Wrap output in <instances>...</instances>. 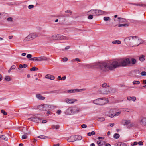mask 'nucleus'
Instances as JSON below:
<instances>
[{
	"label": "nucleus",
	"mask_w": 146,
	"mask_h": 146,
	"mask_svg": "<svg viewBox=\"0 0 146 146\" xmlns=\"http://www.w3.org/2000/svg\"><path fill=\"white\" fill-rule=\"evenodd\" d=\"M86 66L92 68H100L103 71L106 72L111 70L110 61L104 62H97L88 64Z\"/></svg>",
	"instance_id": "nucleus-1"
},
{
	"label": "nucleus",
	"mask_w": 146,
	"mask_h": 146,
	"mask_svg": "<svg viewBox=\"0 0 146 146\" xmlns=\"http://www.w3.org/2000/svg\"><path fill=\"white\" fill-rule=\"evenodd\" d=\"M111 70L119 67L130 66L131 62L129 58L121 59L118 60H110Z\"/></svg>",
	"instance_id": "nucleus-2"
},
{
	"label": "nucleus",
	"mask_w": 146,
	"mask_h": 146,
	"mask_svg": "<svg viewBox=\"0 0 146 146\" xmlns=\"http://www.w3.org/2000/svg\"><path fill=\"white\" fill-rule=\"evenodd\" d=\"M68 39L69 38L68 37L60 34L54 35L51 37L49 38V40L51 41L53 40H66Z\"/></svg>",
	"instance_id": "nucleus-3"
},
{
	"label": "nucleus",
	"mask_w": 146,
	"mask_h": 146,
	"mask_svg": "<svg viewBox=\"0 0 146 146\" xmlns=\"http://www.w3.org/2000/svg\"><path fill=\"white\" fill-rule=\"evenodd\" d=\"M108 102V100L105 98H101L94 100L93 103L97 105H103L107 104Z\"/></svg>",
	"instance_id": "nucleus-4"
},
{
	"label": "nucleus",
	"mask_w": 146,
	"mask_h": 146,
	"mask_svg": "<svg viewBox=\"0 0 146 146\" xmlns=\"http://www.w3.org/2000/svg\"><path fill=\"white\" fill-rule=\"evenodd\" d=\"M38 36V35L36 33H32L29 34L24 39L25 41H29L33 39Z\"/></svg>",
	"instance_id": "nucleus-5"
},
{
	"label": "nucleus",
	"mask_w": 146,
	"mask_h": 146,
	"mask_svg": "<svg viewBox=\"0 0 146 146\" xmlns=\"http://www.w3.org/2000/svg\"><path fill=\"white\" fill-rule=\"evenodd\" d=\"M142 42V40L141 39H139L136 36L133 37L132 46H137Z\"/></svg>",
	"instance_id": "nucleus-6"
},
{
	"label": "nucleus",
	"mask_w": 146,
	"mask_h": 146,
	"mask_svg": "<svg viewBox=\"0 0 146 146\" xmlns=\"http://www.w3.org/2000/svg\"><path fill=\"white\" fill-rule=\"evenodd\" d=\"M123 124L127 126V128H130L135 126L134 123L131 122L130 120H124L123 121Z\"/></svg>",
	"instance_id": "nucleus-7"
},
{
	"label": "nucleus",
	"mask_w": 146,
	"mask_h": 146,
	"mask_svg": "<svg viewBox=\"0 0 146 146\" xmlns=\"http://www.w3.org/2000/svg\"><path fill=\"white\" fill-rule=\"evenodd\" d=\"M133 37L130 36L126 38L124 41L126 44L127 45H129L132 46L133 45Z\"/></svg>",
	"instance_id": "nucleus-8"
},
{
	"label": "nucleus",
	"mask_w": 146,
	"mask_h": 146,
	"mask_svg": "<svg viewBox=\"0 0 146 146\" xmlns=\"http://www.w3.org/2000/svg\"><path fill=\"white\" fill-rule=\"evenodd\" d=\"M138 122L140 125L145 126L146 125V117H141L138 119Z\"/></svg>",
	"instance_id": "nucleus-9"
},
{
	"label": "nucleus",
	"mask_w": 146,
	"mask_h": 146,
	"mask_svg": "<svg viewBox=\"0 0 146 146\" xmlns=\"http://www.w3.org/2000/svg\"><path fill=\"white\" fill-rule=\"evenodd\" d=\"M85 89H72V90H68L67 91V92L69 93H74L76 92H82L84 90H85Z\"/></svg>",
	"instance_id": "nucleus-10"
},
{
	"label": "nucleus",
	"mask_w": 146,
	"mask_h": 146,
	"mask_svg": "<svg viewBox=\"0 0 146 146\" xmlns=\"http://www.w3.org/2000/svg\"><path fill=\"white\" fill-rule=\"evenodd\" d=\"M77 101V99H73L66 98L65 100V102L69 104L73 103Z\"/></svg>",
	"instance_id": "nucleus-11"
},
{
	"label": "nucleus",
	"mask_w": 146,
	"mask_h": 146,
	"mask_svg": "<svg viewBox=\"0 0 146 146\" xmlns=\"http://www.w3.org/2000/svg\"><path fill=\"white\" fill-rule=\"evenodd\" d=\"M88 15H97V9H92L87 12Z\"/></svg>",
	"instance_id": "nucleus-12"
},
{
	"label": "nucleus",
	"mask_w": 146,
	"mask_h": 146,
	"mask_svg": "<svg viewBox=\"0 0 146 146\" xmlns=\"http://www.w3.org/2000/svg\"><path fill=\"white\" fill-rule=\"evenodd\" d=\"M75 135L71 136L68 138L67 139V141L68 142H74V141H76V138Z\"/></svg>",
	"instance_id": "nucleus-13"
},
{
	"label": "nucleus",
	"mask_w": 146,
	"mask_h": 146,
	"mask_svg": "<svg viewBox=\"0 0 146 146\" xmlns=\"http://www.w3.org/2000/svg\"><path fill=\"white\" fill-rule=\"evenodd\" d=\"M28 119L31 121L37 122H38L39 120H40L39 118L36 117L35 116H34L32 117L28 118Z\"/></svg>",
	"instance_id": "nucleus-14"
},
{
	"label": "nucleus",
	"mask_w": 146,
	"mask_h": 146,
	"mask_svg": "<svg viewBox=\"0 0 146 146\" xmlns=\"http://www.w3.org/2000/svg\"><path fill=\"white\" fill-rule=\"evenodd\" d=\"M65 114L66 115H71L72 114V107H70L67 109L65 112Z\"/></svg>",
	"instance_id": "nucleus-15"
},
{
	"label": "nucleus",
	"mask_w": 146,
	"mask_h": 146,
	"mask_svg": "<svg viewBox=\"0 0 146 146\" xmlns=\"http://www.w3.org/2000/svg\"><path fill=\"white\" fill-rule=\"evenodd\" d=\"M117 20L119 23H125L126 22V19L121 17H118Z\"/></svg>",
	"instance_id": "nucleus-16"
},
{
	"label": "nucleus",
	"mask_w": 146,
	"mask_h": 146,
	"mask_svg": "<svg viewBox=\"0 0 146 146\" xmlns=\"http://www.w3.org/2000/svg\"><path fill=\"white\" fill-rule=\"evenodd\" d=\"M106 13L105 11L97 9V15H102Z\"/></svg>",
	"instance_id": "nucleus-17"
},
{
	"label": "nucleus",
	"mask_w": 146,
	"mask_h": 146,
	"mask_svg": "<svg viewBox=\"0 0 146 146\" xmlns=\"http://www.w3.org/2000/svg\"><path fill=\"white\" fill-rule=\"evenodd\" d=\"M51 106L47 104H44V107L43 111H46L50 108Z\"/></svg>",
	"instance_id": "nucleus-18"
},
{
	"label": "nucleus",
	"mask_w": 146,
	"mask_h": 146,
	"mask_svg": "<svg viewBox=\"0 0 146 146\" xmlns=\"http://www.w3.org/2000/svg\"><path fill=\"white\" fill-rule=\"evenodd\" d=\"M36 97L39 100H43L45 98V97L42 96L40 94H38L36 95Z\"/></svg>",
	"instance_id": "nucleus-19"
},
{
	"label": "nucleus",
	"mask_w": 146,
	"mask_h": 146,
	"mask_svg": "<svg viewBox=\"0 0 146 146\" xmlns=\"http://www.w3.org/2000/svg\"><path fill=\"white\" fill-rule=\"evenodd\" d=\"M79 109L77 107H72V110L73 114L75 113H77L79 111Z\"/></svg>",
	"instance_id": "nucleus-20"
},
{
	"label": "nucleus",
	"mask_w": 146,
	"mask_h": 146,
	"mask_svg": "<svg viewBox=\"0 0 146 146\" xmlns=\"http://www.w3.org/2000/svg\"><path fill=\"white\" fill-rule=\"evenodd\" d=\"M45 78L51 80H54L55 78L54 76L50 74L46 75L45 76Z\"/></svg>",
	"instance_id": "nucleus-21"
},
{
	"label": "nucleus",
	"mask_w": 146,
	"mask_h": 146,
	"mask_svg": "<svg viewBox=\"0 0 146 146\" xmlns=\"http://www.w3.org/2000/svg\"><path fill=\"white\" fill-rule=\"evenodd\" d=\"M97 143L99 146H101L105 145V142L103 140H99L97 142Z\"/></svg>",
	"instance_id": "nucleus-22"
},
{
	"label": "nucleus",
	"mask_w": 146,
	"mask_h": 146,
	"mask_svg": "<svg viewBox=\"0 0 146 146\" xmlns=\"http://www.w3.org/2000/svg\"><path fill=\"white\" fill-rule=\"evenodd\" d=\"M38 61H45L47 60V58L45 56H41L38 57Z\"/></svg>",
	"instance_id": "nucleus-23"
},
{
	"label": "nucleus",
	"mask_w": 146,
	"mask_h": 146,
	"mask_svg": "<svg viewBox=\"0 0 146 146\" xmlns=\"http://www.w3.org/2000/svg\"><path fill=\"white\" fill-rule=\"evenodd\" d=\"M127 98L128 100H132L133 101H135L136 100V97L134 96L132 97L129 96L127 97Z\"/></svg>",
	"instance_id": "nucleus-24"
},
{
	"label": "nucleus",
	"mask_w": 146,
	"mask_h": 146,
	"mask_svg": "<svg viewBox=\"0 0 146 146\" xmlns=\"http://www.w3.org/2000/svg\"><path fill=\"white\" fill-rule=\"evenodd\" d=\"M112 43L115 44H121V41L119 40H116L112 41Z\"/></svg>",
	"instance_id": "nucleus-25"
},
{
	"label": "nucleus",
	"mask_w": 146,
	"mask_h": 146,
	"mask_svg": "<svg viewBox=\"0 0 146 146\" xmlns=\"http://www.w3.org/2000/svg\"><path fill=\"white\" fill-rule=\"evenodd\" d=\"M131 65L130 66H131L132 65H134L136 64V59L134 58H132L131 59Z\"/></svg>",
	"instance_id": "nucleus-26"
},
{
	"label": "nucleus",
	"mask_w": 146,
	"mask_h": 146,
	"mask_svg": "<svg viewBox=\"0 0 146 146\" xmlns=\"http://www.w3.org/2000/svg\"><path fill=\"white\" fill-rule=\"evenodd\" d=\"M44 107V104L39 105L37 106V108L40 110L43 111V108Z\"/></svg>",
	"instance_id": "nucleus-27"
},
{
	"label": "nucleus",
	"mask_w": 146,
	"mask_h": 146,
	"mask_svg": "<svg viewBox=\"0 0 146 146\" xmlns=\"http://www.w3.org/2000/svg\"><path fill=\"white\" fill-rule=\"evenodd\" d=\"M104 20L105 21H110L111 20V18L108 17H104L103 18Z\"/></svg>",
	"instance_id": "nucleus-28"
},
{
	"label": "nucleus",
	"mask_w": 146,
	"mask_h": 146,
	"mask_svg": "<svg viewBox=\"0 0 146 146\" xmlns=\"http://www.w3.org/2000/svg\"><path fill=\"white\" fill-rule=\"evenodd\" d=\"M59 128V126L58 125H53L51 127V128L53 129H58Z\"/></svg>",
	"instance_id": "nucleus-29"
},
{
	"label": "nucleus",
	"mask_w": 146,
	"mask_h": 146,
	"mask_svg": "<svg viewBox=\"0 0 146 146\" xmlns=\"http://www.w3.org/2000/svg\"><path fill=\"white\" fill-rule=\"evenodd\" d=\"M2 138L5 141H7L8 138L7 137H5L4 135H2L0 136V139Z\"/></svg>",
	"instance_id": "nucleus-30"
},
{
	"label": "nucleus",
	"mask_w": 146,
	"mask_h": 146,
	"mask_svg": "<svg viewBox=\"0 0 146 146\" xmlns=\"http://www.w3.org/2000/svg\"><path fill=\"white\" fill-rule=\"evenodd\" d=\"M5 79L7 81H9L11 80V78L9 76H6L5 77Z\"/></svg>",
	"instance_id": "nucleus-31"
},
{
	"label": "nucleus",
	"mask_w": 146,
	"mask_h": 146,
	"mask_svg": "<svg viewBox=\"0 0 146 146\" xmlns=\"http://www.w3.org/2000/svg\"><path fill=\"white\" fill-rule=\"evenodd\" d=\"M27 66V65L26 64H24L23 65L22 64H20L19 66V67L20 69H22L23 68H26Z\"/></svg>",
	"instance_id": "nucleus-32"
},
{
	"label": "nucleus",
	"mask_w": 146,
	"mask_h": 146,
	"mask_svg": "<svg viewBox=\"0 0 146 146\" xmlns=\"http://www.w3.org/2000/svg\"><path fill=\"white\" fill-rule=\"evenodd\" d=\"M144 56L143 55L141 56L139 58V60L141 61H143L145 60Z\"/></svg>",
	"instance_id": "nucleus-33"
},
{
	"label": "nucleus",
	"mask_w": 146,
	"mask_h": 146,
	"mask_svg": "<svg viewBox=\"0 0 146 146\" xmlns=\"http://www.w3.org/2000/svg\"><path fill=\"white\" fill-rule=\"evenodd\" d=\"M38 70V69L35 67H33L31 68L30 70V71H36Z\"/></svg>",
	"instance_id": "nucleus-34"
},
{
	"label": "nucleus",
	"mask_w": 146,
	"mask_h": 146,
	"mask_svg": "<svg viewBox=\"0 0 146 146\" xmlns=\"http://www.w3.org/2000/svg\"><path fill=\"white\" fill-rule=\"evenodd\" d=\"M76 137V140H80L81 139H82V137L80 136H78V135H75Z\"/></svg>",
	"instance_id": "nucleus-35"
},
{
	"label": "nucleus",
	"mask_w": 146,
	"mask_h": 146,
	"mask_svg": "<svg viewBox=\"0 0 146 146\" xmlns=\"http://www.w3.org/2000/svg\"><path fill=\"white\" fill-rule=\"evenodd\" d=\"M119 134L115 133L114 134V137L115 139H118L119 137Z\"/></svg>",
	"instance_id": "nucleus-36"
},
{
	"label": "nucleus",
	"mask_w": 146,
	"mask_h": 146,
	"mask_svg": "<svg viewBox=\"0 0 146 146\" xmlns=\"http://www.w3.org/2000/svg\"><path fill=\"white\" fill-rule=\"evenodd\" d=\"M30 60H31L35 61H38V57H34V58H31Z\"/></svg>",
	"instance_id": "nucleus-37"
},
{
	"label": "nucleus",
	"mask_w": 146,
	"mask_h": 146,
	"mask_svg": "<svg viewBox=\"0 0 146 146\" xmlns=\"http://www.w3.org/2000/svg\"><path fill=\"white\" fill-rule=\"evenodd\" d=\"M128 26V24H120L118 25V27H120L122 26L123 27H126Z\"/></svg>",
	"instance_id": "nucleus-38"
},
{
	"label": "nucleus",
	"mask_w": 146,
	"mask_h": 146,
	"mask_svg": "<svg viewBox=\"0 0 146 146\" xmlns=\"http://www.w3.org/2000/svg\"><path fill=\"white\" fill-rule=\"evenodd\" d=\"M98 121H103L105 120V119L103 117L99 118L98 119Z\"/></svg>",
	"instance_id": "nucleus-39"
},
{
	"label": "nucleus",
	"mask_w": 146,
	"mask_h": 146,
	"mask_svg": "<svg viewBox=\"0 0 146 146\" xmlns=\"http://www.w3.org/2000/svg\"><path fill=\"white\" fill-rule=\"evenodd\" d=\"M118 145L119 146H126V144L124 143H120L118 144Z\"/></svg>",
	"instance_id": "nucleus-40"
},
{
	"label": "nucleus",
	"mask_w": 146,
	"mask_h": 146,
	"mask_svg": "<svg viewBox=\"0 0 146 146\" xmlns=\"http://www.w3.org/2000/svg\"><path fill=\"white\" fill-rule=\"evenodd\" d=\"M140 82L138 81H135L133 82V84H140Z\"/></svg>",
	"instance_id": "nucleus-41"
},
{
	"label": "nucleus",
	"mask_w": 146,
	"mask_h": 146,
	"mask_svg": "<svg viewBox=\"0 0 146 146\" xmlns=\"http://www.w3.org/2000/svg\"><path fill=\"white\" fill-rule=\"evenodd\" d=\"M1 112L2 113H3L4 115H7V112L3 110H1Z\"/></svg>",
	"instance_id": "nucleus-42"
},
{
	"label": "nucleus",
	"mask_w": 146,
	"mask_h": 146,
	"mask_svg": "<svg viewBox=\"0 0 146 146\" xmlns=\"http://www.w3.org/2000/svg\"><path fill=\"white\" fill-rule=\"evenodd\" d=\"M140 74L142 76H146V72L145 71H143Z\"/></svg>",
	"instance_id": "nucleus-43"
},
{
	"label": "nucleus",
	"mask_w": 146,
	"mask_h": 146,
	"mask_svg": "<svg viewBox=\"0 0 146 146\" xmlns=\"http://www.w3.org/2000/svg\"><path fill=\"white\" fill-rule=\"evenodd\" d=\"M89 16L88 17V18L89 19H92L93 18V15H88Z\"/></svg>",
	"instance_id": "nucleus-44"
},
{
	"label": "nucleus",
	"mask_w": 146,
	"mask_h": 146,
	"mask_svg": "<svg viewBox=\"0 0 146 146\" xmlns=\"http://www.w3.org/2000/svg\"><path fill=\"white\" fill-rule=\"evenodd\" d=\"M32 56V55L30 54H28L27 56V57L29 59L31 58Z\"/></svg>",
	"instance_id": "nucleus-45"
},
{
	"label": "nucleus",
	"mask_w": 146,
	"mask_h": 146,
	"mask_svg": "<svg viewBox=\"0 0 146 146\" xmlns=\"http://www.w3.org/2000/svg\"><path fill=\"white\" fill-rule=\"evenodd\" d=\"M38 137L40 138L43 139L45 138V136L43 135H40L38 136Z\"/></svg>",
	"instance_id": "nucleus-46"
},
{
	"label": "nucleus",
	"mask_w": 146,
	"mask_h": 146,
	"mask_svg": "<svg viewBox=\"0 0 146 146\" xmlns=\"http://www.w3.org/2000/svg\"><path fill=\"white\" fill-rule=\"evenodd\" d=\"M34 7V6L33 5H30L28 6V8L29 9H31L33 8Z\"/></svg>",
	"instance_id": "nucleus-47"
},
{
	"label": "nucleus",
	"mask_w": 146,
	"mask_h": 146,
	"mask_svg": "<svg viewBox=\"0 0 146 146\" xmlns=\"http://www.w3.org/2000/svg\"><path fill=\"white\" fill-rule=\"evenodd\" d=\"M12 18L11 17H9L7 19V20L8 21H12Z\"/></svg>",
	"instance_id": "nucleus-48"
},
{
	"label": "nucleus",
	"mask_w": 146,
	"mask_h": 146,
	"mask_svg": "<svg viewBox=\"0 0 146 146\" xmlns=\"http://www.w3.org/2000/svg\"><path fill=\"white\" fill-rule=\"evenodd\" d=\"M22 139H26L27 138V135H24L22 136Z\"/></svg>",
	"instance_id": "nucleus-49"
},
{
	"label": "nucleus",
	"mask_w": 146,
	"mask_h": 146,
	"mask_svg": "<svg viewBox=\"0 0 146 146\" xmlns=\"http://www.w3.org/2000/svg\"><path fill=\"white\" fill-rule=\"evenodd\" d=\"M81 127L83 128H86L87 127V125L85 124H83L81 125Z\"/></svg>",
	"instance_id": "nucleus-50"
},
{
	"label": "nucleus",
	"mask_w": 146,
	"mask_h": 146,
	"mask_svg": "<svg viewBox=\"0 0 146 146\" xmlns=\"http://www.w3.org/2000/svg\"><path fill=\"white\" fill-rule=\"evenodd\" d=\"M63 61L64 62H66L68 60V58L67 57H64L62 58Z\"/></svg>",
	"instance_id": "nucleus-51"
},
{
	"label": "nucleus",
	"mask_w": 146,
	"mask_h": 146,
	"mask_svg": "<svg viewBox=\"0 0 146 146\" xmlns=\"http://www.w3.org/2000/svg\"><path fill=\"white\" fill-rule=\"evenodd\" d=\"M114 116H115V113L111 114L109 115V117L111 118L113 117Z\"/></svg>",
	"instance_id": "nucleus-52"
},
{
	"label": "nucleus",
	"mask_w": 146,
	"mask_h": 146,
	"mask_svg": "<svg viewBox=\"0 0 146 146\" xmlns=\"http://www.w3.org/2000/svg\"><path fill=\"white\" fill-rule=\"evenodd\" d=\"M15 68H16V66H15V65H13L11 66L10 68L11 70H13V69H14Z\"/></svg>",
	"instance_id": "nucleus-53"
},
{
	"label": "nucleus",
	"mask_w": 146,
	"mask_h": 146,
	"mask_svg": "<svg viewBox=\"0 0 146 146\" xmlns=\"http://www.w3.org/2000/svg\"><path fill=\"white\" fill-rule=\"evenodd\" d=\"M61 110H58L56 112V113L58 114H60L61 113Z\"/></svg>",
	"instance_id": "nucleus-54"
},
{
	"label": "nucleus",
	"mask_w": 146,
	"mask_h": 146,
	"mask_svg": "<svg viewBox=\"0 0 146 146\" xmlns=\"http://www.w3.org/2000/svg\"><path fill=\"white\" fill-rule=\"evenodd\" d=\"M65 13H70L71 14L72 13V11H71L70 10H67L65 11Z\"/></svg>",
	"instance_id": "nucleus-55"
},
{
	"label": "nucleus",
	"mask_w": 146,
	"mask_h": 146,
	"mask_svg": "<svg viewBox=\"0 0 146 146\" xmlns=\"http://www.w3.org/2000/svg\"><path fill=\"white\" fill-rule=\"evenodd\" d=\"M75 60L78 62H80L81 61V60L78 58H76L75 59Z\"/></svg>",
	"instance_id": "nucleus-56"
},
{
	"label": "nucleus",
	"mask_w": 146,
	"mask_h": 146,
	"mask_svg": "<svg viewBox=\"0 0 146 146\" xmlns=\"http://www.w3.org/2000/svg\"><path fill=\"white\" fill-rule=\"evenodd\" d=\"M121 112H117L116 113H115V116L116 115H118L120 114Z\"/></svg>",
	"instance_id": "nucleus-57"
},
{
	"label": "nucleus",
	"mask_w": 146,
	"mask_h": 146,
	"mask_svg": "<svg viewBox=\"0 0 146 146\" xmlns=\"http://www.w3.org/2000/svg\"><path fill=\"white\" fill-rule=\"evenodd\" d=\"M138 144L139 145H143V142L142 141H139L138 143Z\"/></svg>",
	"instance_id": "nucleus-58"
},
{
	"label": "nucleus",
	"mask_w": 146,
	"mask_h": 146,
	"mask_svg": "<svg viewBox=\"0 0 146 146\" xmlns=\"http://www.w3.org/2000/svg\"><path fill=\"white\" fill-rule=\"evenodd\" d=\"M138 144V143L137 142H135L133 143V145L132 146H134V145H137Z\"/></svg>",
	"instance_id": "nucleus-59"
},
{
	"label": "nucleus",
	"mask_w": 146,
	"mask_h": 146,
	"mask_svg": "<svg viewBox=\"0 0 146 146\" xmlns=\"http://www.w3.org/2000/svg\"><path fill=\"white\" fill-rule=\"evenodd\" d=\"M66 76H64V77L62 78V80H64L66 79Z\"/></svg>",
	"instance_id": "nucleus-60"
},
{
	"label": "nucleus",
	"mask_w": 146,
	"mask_h": 146,
	"mask_svg": "<svg viewBox=\"0 0 146 146\" xmlns=\"http://www.w3.org/2000/svg\"><path fill=\"white\" fill-rule=\"evenodd\" d=\"M70 48V46H67L65 47V49L66 50L68 49H69Z\"/></svg>",
	"instance_id": "nucleus-61"
},
{
	"label": "nucleus",
	"mask_w": 146,
	"mask_h": 146,
	"mask_svg": "<svg viewBox=\"0 0 146 146\" xmlns=\"http://www.w3.org/2000/svg\"><path fill=\"white\" fill-rule=\"evenodd\" d=\"M107 85V84L106 83H104V84H103L102 85V87H105Z\"/></svg>",
	"instance_id": "nucleus-62"
},
{
	"label": "nucleus",
	"mask_w": 146,
	"mask_h": 146,
	"mask_svg": "<svg viewBox=\"0 0 146 146\" xmlns=\"http://www.w3.org/2000/svg\"><path fill=\"white\" fill-rule=\"evenodd\" d=\"M58 79L59 80H62V78L60 76H58Z\"/></svg>",
	"instance_id": "nucleus-63"
},
{
	"label": "nucleus",
	"mask_w": 146,
	"mask_h": 146,
	"mask_svg": "<svg viewBox=\"0 0 146 146\" xmlns=\"http://www.w3.org/2000/svg\"><path fill=\"white\" fill-rule=\"evenodd\" d=\"M105 145L106 146H111V145L109 143H106V144L105 143V145Z\"/></svg>",
	"instance_id": "nucleus-64"
}]
</instances>
